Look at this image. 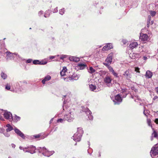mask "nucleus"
I'll return each mask as SVG.
<instances>
[{
  "label": "nucleus",
  "instance_id": "44",
  "mask_svg": "<svg viewBox=\"0 0 158 158\" xmlns=\"http://www.w3.org/2000/svg\"><path fill=\"white\" fill-rule=\"evenodd\" d=\"M151 16L150 15H149L148 17V20H147V26L150 23V21L151 20Z\"/></svg>",
  "mask_w": 158,
  "mask_h": 158
},
{
  "label": "nucleus",
  "instance_id": "2",
  "mask_svg": "<svg viewBox=\"0 0 158 158\" xmlns=\"http://www.w3.org/2000/svg\"><path fill=\"white\" fill-rule=\"evenodd\" d=\"M123 99L119 94L115 96L113 101L114 105H119L122 101Z\"/></svg>",
  "mask_w": 158,
  "mask_h": 158
},
{
  "label": "nucleus",
  "instance_id": "10",
  "mask_svg": "<svg viewBox=\"0 0 158 158\" xmlns=\"http://www.w3.org/2000/svg\"><path fill=\"white\" fill-rule=\"evenodd\" d=\"M6 54L7 60H12L14 59L15 53H12L9 51H7L6 52Z\"/></svg>",
  "mask_w": 158,
  "mask_h": 158
},
{
  "label": "nucleus",
  "instance_id": "37",
  "mask_svg": "<svg viewBox=\"0 0 158 158\" xmlns=\"http://www.w3.org/2000/svg\"><path fill=\"white\" fill-rule=\"evenodd\" d=\"M39 65H45L47 64V62L46 61H44L43 60H42L41 61H40Z\"/></svg>",
  "mask_w": 158,
  "mask_h": 158
},
{
  "label": "nucleus",
  "instance_id": "25",
  "mask_svg": "<svg viewBox=\"0 0 158 158\" xmlns=\"http://www.w3.org/2000/svg\"><path fill=\"white\" fill-rule=\"evenodd\" d=\"M78 66L80 69L82 70L84 69L86 67V64H85L79 63L78 64Z\"/></svg>",
  "mask_w": 158,
  "mask_h": 158
},
{
  "label": "nucleus",
  "instance_id": "26",
  "mask_svg": "<svg viewBox=\"0 0 158 158\" xmlns=\"http://www.w3.org/2000/svg\"><path fill=\"white\" fill-rule=\"evenodd\" d=\"M87 69L88 71V72L90 73H93L95 72L96 71L92 67H90L89 69H88L87 68Z\"/></svg>",
  "mask_w": 158,
  "mask_h": 158
},
{
  "label": "nucleus",
  "instance_id": "11",
  "mask_svg": "<svg viewBox=\"0 0 158 158\" xmlns=\"http://www.w3.org/2000/svg\"><path fill=\"white\" fill-rule=\"evenodd\" d=\"M14 61L15 62L20 61H23L25 60L23 58L17 53L15 52L14 59H13Z\"/></svg>",
  "mask_w": 158,
  "mask_h": 158
},
{
  "label": "nucleus",
  "instance_id": "15",
  "mask_svg": "<svg viewBox=\"0 0 158 158\" xmlns=\"http://www.w3.org/2000/svg\"><path fill=\"white\" fill-rule=\"evenodd\" d=\"M45 153H43V155L44 156H47L48 157H50L55 152V151H49L47 149L46 150H45Z\"/></svg>",
  "mask_w": 158,
  "mask_h": 158
},
{
  "label": "nucleus",
  "instance_id": "40",
  "mask_svg": "<svg viewBox=\"0 0 158 158\" xmlns=\"http://www.w3.org/2000/svg\"><path fill=\"white\" fill-rule=\"evenodd\" d=\"M113 56V53H110L108 55L107 57L112 60Z\"/></svg>",
  "mask_w": 158,
  "mask_h": 158
},
{
  "label": "nucleus",
  "instance_id": "6",
  "mask_svg": "<svg viewBox=\"0 0 158 158\" xmlns=\"http://www.w3.org/2000/svg\"><path fill=\"white\" fill-rule=\"evenodd\" d=\"M151 156L152 158V155L156 156L158 154V147H153L152 148L150 152Z\"/></svg>",
  "mask_w": 158,
  "mask_h": 158
},
{
  "label": "nucleus",
  "instance_id": "47",
  "mask_svg": "<svg viewBox=\"0 0 158 158\" xmlns=\"http://www.w3.org/2000/svg\"><path fill=\"white\" fill-rule=\"evenodd\" d=\"M23 150L24 152H29V151H28V147H26V148H23Z\"/></svg>",
  "mask_w": 158,
  "mask_h": 158
},
{
  "label": "nucleus",
  "instance_id": "64",
  "mask_svg": "<svg viewBox=\"0 0 158 158\" xmlns=\"http://www.w3.org/2000/svg\"><path fill=\"white\" fill-rule=\"evenodd\" d=\"M143 59L144 60H146L147 59V57L145 56H144L143 57Z\"/></svg>",
  "mask_w": 158,
  "mask_h": 158
},
{
  "label": "nucleus",
  "instance_id": "20",
  "mask_svg": "<svg viewBox=\"0 0 158 158\" xmlns=\"http://www.w3.org/2000/svg\"><path fill=\"white\" fill-rule=\"evenodd\" d=\"M6 127L7 128L6 129V131L9 132L14 130V127H13L10 124H7L6 126Z\"/></svg>",
  "mask_w": 158,
  "mask_h": 158
},
{
  "label": "nucleus",
  "instance_id": "16",
  "mask_svg": "<svg viewBox=\"0 0 158 158\" xmlns=\"http://www.w3.org/2000/svg\"><path fill=\"white\" fill-rule=\"evenodd\" d=\"M108 68L110 72L112 73L115 77H119V76L118 75V73L115 72L112 67L110 66H109V67Z\"/></svg>",
  "mask_w": 158,
  "mask_h": 158
},
{
  "label": "nucleus",
  "instance_id": "22",
  "mask_svg": "<svg viewBox=\"0 0 158 158\" xmlns=\"http://www.w3.org/2000/svg\"><path fill=\"white\" fill-rule=\"evenodd\" d=\"M21 118L20 117L16 115H15L14 117H12L11 121H13L14 122H17L20 120Z\"/></svg>",
  "mask_w": 158,
  "mask_h": 158
},
{
  "label": "nucleus",
  "instance_id": "21",
  "mask_svg": "<svg viewBox=\"0 0 158 158\" xmlns=\"http://www.w3.org/2000/svg\"><path fill=\"white\" fill-rule=\"evenodd\" d=\"M51 77L49 75H47L45 77L44 79L42 81V82L44 84L45 83V82L48 81L51 79Z\"/></svg>",
  "mask_w": 158,
  "mask_h": 158
},
{
  "label": "nucleus",
  "instance_id": "30",
  "mask_svg": "<svg viewBox=\"0 0 158 158\" xmlns=\"http://www.w3.org/2000/svg\"><path fill=\"white\" fill-rule=\"evenodd\" d=\"M40 60H35L33 61V64L35 65H39Z\"/></svg>",
  "mask_w": 158,
  "mask_h": 158
},
{
  "label": "nucleus",
  "instance_id": "39",
  "mask_svg": "<svg viewBox=\"0 0 158 158\" xmlns=\"http://www.w3.org/2000/svg\"><path fill=\"white\" fill-rule=\"evenodd\" d=\"M156 12L155 11H150V14H151V15L152 17H153L154 16H155L156 15Z\"/></svg>",
  "mask_w": 158,
  "mask_h": 158
},
{
  "label": "nucleus",
  "instance_id": "7",
  "mask_svg": "<svg viewBox=\"0 0 158 158\" xmlns=\"http://www.w3.org/2000/svg\"><path fill=\"white\" fill-rule=\"evenodd\" d=\"M104 82L106 84L108 87H110L112 85V84H111L112 79L108 76H106L104 79Z\"/></svg>",
  "mask_w": 158,
  "mask_h": 158
},
{
  "label": "nucleus",
  "instance_id": "3",
  "mask_svg": "<svg viewBox=\"0 0 158 158\" xmlns=\"http://www.w3.org/2000/svg\"><path fill=\"white\" fill-rule=\"evenodd\" d=\"M82 111L88 116L89 120H93V117L91 114L92 112L89 108L87 107L83 108V109Z\"/></svg>",
  "mask_w": 158,
  "mask_h": 158
},
{
  "label": "nucleus",
  "instance_id": "29",
  "mask_svg": "<svg viewBox=\"0 0 158 158\" xmlns=\"http://www.w3.org/2000/svg\"><path fill=\"white\" fill-rule=\"evenodd\" d=\"M1 77L4 80L6 79L7 77V75L3 72H2L1 73Z\"/></svg>",
  "mask_w": 158,
  "mask_h": 158
},
{
  "label": "nucleus",
  "instance_id": "33",
  "mask_svg": "<svg viewBox=\"0 0 158 158\" xmlns=\"http://www.w3.org/2000/svg\"><path fill=\"white\" fill-rule=\"evenodd\" d=\"M152 136H153L155 138H157L158 136V133L155 131H153V132L152 134Z\"/></svg>",
  "mask_w": 158,
  "mask_h": 158
},
{
  "label": "nucleus",
  "instance_id": "17",
  "mask_svg": "<svg viewBox=\"0 0 158 158\" xmlns=\"http://www.w3.org/2000/svg\"><path fill=\"white\" fill-rule=\"evenodd\" d=\"M148 36L147 34H143L142 35H140L139 37V39L143 41H145L147 40Z\"/></svg>",
  "mask_w": 158,
  "mask_h": 158
},
{
  "label": "nucleus",
  "instance_id": "46",
  "mask_svg": "<svg viewBox=\"0 0 158 158\" xmlns=\"http://www.w3.org/2000/svg\"><path fill=\"white\" fill-rule=\"evenodd\" d=\"M110 64H110V63H109L108 62L103 63V64L106 67H107V68L109 67V66H110Z\"/></svg>",
  "mask_w": 158,
  "mask_h": 158
},
{
  "label": "nucleus",
  "instance_id": "43",
  "mask_svg": "<svg viewBox=\"0 0 158 158\" xmlns=\"http://www.w3.org/2000/svg\"><path fill=\"white\" fill-rule=\"evenodd\" d=\"M57 8H58L57 7H56L55 9H52L51 11L53 13H56L58 11Z\"/></svg>",
  "mask_w": 158,
  "mask_h": 158
},
{
  "label": "nucleus",
  "instance_id": "58",
  "mask_svg": "<svg viewBox=\"0 0 158 158\" xmlns=\"http://www.w3.org/2000/svg\"><path fill=\"white\" fill-rule=\"evenodd\" d=\"M0 119L1 120H2V121H4V119L3 118V117L1 116V115H0Z\"/></svg>",
  "mask_w": 158,
  "mask_h": 158
},
{
  "label": "nucleus",
  "instance_id": "18",
  "mask_svg": "<svg viewBox=\"0 0 158 158\" xmlns=\"http://www.w3.org/2000/svg\"><path fill=\"white\" fill-rule=\"evenodd\" d=\"M69 58V60L71 61L78 62L80 61L79 58L77 57L70 56Z\"/></svg>",
  "mask_w": 158,
  "mask_h": 158
},
{
  "label": "nucleus",
  "instance_id": "1",
  "mask_svg": "<svg viewBox=\"0 0 158 158\" xmlns=\"http://www.w3.org/2000/svg\"><path fill=\"white\" fill-rule=\"evenodd\" d=\"M83 133L82 129L81 127H78L77 128V131L74 134L72 138L76 142H79L81 140Z\"/></svg>",
  "mask_w": 158,
  "mask_h": 158
},
{
  "label": "nucleus",
  "instance_id": "13",
  "mask_svg": "<svg viewBox=\"0 0 158 158\" xmlns=\"http://www.w3.org/2000/svg\"><path fill=\"white\" fill-rule=\"evenodd\" d=\"M113 48L112 44L110 43H107L102 48V51H107Z\"/></svg>",
  "mask_w": 158,
  "mask_h": 158
},
{
  "label": "nucleus",
  "instance_id": "57",
  "mask_svg": "<svg viewBox=\"0 0 158 158\" xmlns=\"http://www.w3.org/2000/svg\"><path fill=\"white\" fill-rule=\"evenodd\" d=\"M154 122L157 124H158V118H156L154 120Z\"/></svg>",
  "mask_w": 158,
  "mask_h": 158
},
{
  "label": "nucleus",
  "instance_id": "53",
  "mask_svg": "<svg viewBox=\"0 0 158 158\" xmlns=\"http://www.w3.org/2000/svg\"><path fill=\"white\" fill-rule=\"evenodd\" d=\"M60 75H61V76H64L65 75V73H64V72H62V71H61L60 72Z\"/></svg>",
  "mask_w": 158,
  "mask_h": 158
},
{
  "label": "nucleus",
  "instance_id": "8",
  "mask_svg": "<svg viewBox=\"0 0 158 158\" xmlns=\"http://www.w3.org/2000/svg\"><path fill=\"white\" fill-rule=\"evenodd\" d=\"M79 78L77 74H73L72 76H69L68 78H65L64 80L66 81H69V80H77Z\"/></svg>",
  "mask_w": 158,
  "mask_h": 158
},
{
  "label": "nucleus",
  "instance_id": "55",
  "mask_svg": "<svg viewBox=\"0 0 158 158\" xmlns=\"http://www.w3.org/2000/svg\"><path fill=\"white\" fill-rule=\"evenodd\" d=\"M135 97L138 100L141 101V99L139 98V97L138 96L136 95L135 96Z\"/></svg>",
  "mask_w": 158,
  "mask_h": 158
},
{
  "label": "nucleus",
  "instance_id": "61",
  "mask_svg": "<svg viewBox=\"0 0 158 158\" xmlns=\"http://www.w3.org/2000/svg\"><path fill=\"white\" fill-rule=\"evenodd\" d=\"M98 4V2H95V3H94V5L95 6H96L97 4Z\"/></svg>",
  "mask_w": 158,
  "mask_h": 158
},
{
  "label": "nucleus",
  "instance_id": "4",
  "mask_svg": "<svg viewBox=\"0 0 158 158\" xmlns=\"http://www.w3.org/2000/svg\"><path fill=\"white\" fill-rule=\"evenodd\" d=\"M64 119L69 122L72 121L74 119L73 113L69 112L68 114L64 115Z\"/></svg>",
  "mask_w": 158,
  "mask_h": 158
},
{
  "label": "nucleus",
  "instance_id": "9",
  "mask_svg": "<svg viewBox=\"0 0 158 158\" xmlns=\"http://www.w3.org/2000/svg\"><path fill=\"white\" fill-rule=\"evenodd\" d=\"M3 116L6 119L10 120V121H11L12 115L10 112L8 111L7 110L5 111L3 114Z\"/></svg>",
  "mask_w": 158,
  "mask_h": 158
},
{
  "label": "nucleus",
  "instance_id": "52",
  "mask_svg": "<svg viewBox=\"0 0 158 158\" xmlns=\"http://www.w3.org/2000/svg\"><path fill=\"white\" fill-rule=\"evenodd\" d=\"M43 11L42 10H41L40 11H39L38 13V15L39 16H40L41 15L43 14Z\"/></svg>",
  "mask_w": 158,
  "mask_h": 158
},
{
  "label": "nucleus",
  "instance_id": "59",
  "mask_svg": "<svg viewBox=\"0 0 158 158\" xmlns=\"http://www.w3.org/2000/svg\"><path fill=\"white\" fill-rule=\"evenodd\" d=\"M11 147L13 148H15L16 146L15 145L14 143H12L11 144Z\"/></svg>",
  "mask_w": 158,
  "mask_h": 158
},
{
  "label": "nucleus",
  "instance_id": "19",
  "mask_svg": "<svg viewBox=\"0 0 158 158\" xmlns=\"http://www.w3.org/2000/svg\"><path fill=\"white\" fill-rule=\"evenodd\" d=\"M46 148L45 147L41 148V147H38L37 148V150L38 151L39 153H42V154L43 155V153H45V150H46Z\"/></svg>",
  "mask_w": 158,
  "mask_h": 158
},
{
  "label": "nucleus",
  "instance_id": "50",
  "mask_svg": "<svg viewBox=\"0 0 158 158\" xmlns=\"http://www.w3.org/2000/svg\"><path fill=\"white\" fill-rule=\"evenodd\" d=\"M122 41L124 44H126L128 42L127 40L125 39H123L122 40Z\"/></svg>",
  "mask_w": 158,
  "mask_h": 158
},
{
  "label": "nucleus",
  "instance_id": "38",
  "mask_svg": "<svg viewBox=\"0 0 158 158\" xmlns=\"http://www.w3.org/2000/svg\"><path fill=\"white\" fill-rule=\"evenodd\" d=\"M41 135L40 134L33 135L34 139H37L40 137Z\"/></svg>",
  "mask_w": 158,
  "mask_h": 158
},
{
  "label": "nucleus",
  "instance_id": "49",
  "mask_svg": "<svg viewBox=\"0 0 158 158\" xmlns=\"http://www.w3.org/2000/svg\"><path fill=\"white\" fill-rule=\"evenodd\" d=\"M153 100L154 101H158V97L157 96H154L153 99Z\"/></svg>",
  "mask_w": 158,
  "mask_h": 158
},
{
  "label": "nucleus",
  "instance_id": "23",
  "mask_svg": "<svg viewBox=\"0 0 158 158\" xmlns=\"http://www.w3.org/2000/svg\"><path fill=\"white\" fill-rule=\"evenodd\" d=\"M152 72L149 70H147L146 72L145 76L147 78H150L152 77Z\"/></svg>",
  "mask_w": 158,
  "mask_h": 158
},
{
  "label": "nucleus",
  "instance_id": "35",
  "mask_svg": "<svg viewBox=\"0 0 158 158\" xmlns=\"http://www.w3.org/2000/svg\"><path fill=\"white\" fill-rule=\"evenodd\" d=\"M33 60L31 59H27L25 61V62L27 64L30 63L32 62H33Z\"/></svg>",
  "mask_w": 158,
  "mask_h": 158
},
{
  "label": "nucleus",
  "instance_id": "51",
  "mask_svg": "<svg viewBox=\"0 0 158 158\" xmlns=\"http://www.w3.org/2000/svg\"><path fill=\"white\" fill-rule=\"evenodd\" d=\"M27 138L29 139H34L33 135H31V136H28L27 137Z\"/></svg>",
  "mask_w": 158,
  "mask_h": 158
},
{
  "label": "nucleus",
  "instance_id": "31",
  "mask_svg": "<svg viewBox=\"0 0 158 158\" xmlns=\"http://www.w3.org/2000/svg\"><path fill=\"white\" fill-rule=\"evenodd\" d=\"M1 133H3V134L5 135V136L7 137H9L10 136V134L8 132H7L6 131L5 132H3V131H2V132H1Z\"/></svg>",
  "mask_w": 158,
  "mask_h": 158
},
{
  "label": "nucleus",
  "instance_id": "12",
  "mask_svg": "<svg viewBox=\"0 0 158 158\" xmlns=\"http://www.w3.org/2000/svg\"><path fill=\"white\" fill-rule=\"evenodd\" d=\"M28 149L29 151V152L31 154L35 153L36 152L35 150H37L36 147L32 145L28 146Z\"/></svg>",
  "mask_w": 158,
  "mask_h": 158
},
{
  "label": "nucleus",
  "instance_id": "32",
  "mask_svg": "<svg viewBox=\"0 0 158 158\" xmlns=\"http://www.w3.org/2000/svg\"><path fill=\"white\" fill-rule=\"evenodd\" d=\"M65 10L64 8L62 9L59 10V14L61 15H63L64 13Z\"/></svg>",
  "mask_w": 158,
  "mask_h": 158
},
{
  "label": "nucleus",
  "instance_id": "5",
  "mask_svg": "<svg viewBox=\"0 0 158 158\" xmlns=\"http://www.w3.org/2000/svg\"><path fill=\"white\" fill-rule=\"evenodd\" d=\"M14 131L17 135L21 137L23 139H24L26 136L19 129L14 127Z\"/></svg>",
  "mask_w": 158,
  "mask_h": 158
},
{
  "label": "nucleus",
  "instance_id": "60",
  "mask_svg": "<svg viewBox=\"0 0 158 158\" xmlns=\"http://www.w3.org/2000/svg\"><path fill=\"white\" fill-rule=\"evenodd\" d=\"M155 90L157 94H158V87L155 88Z\"/></svg>",
  "mask_w": 158,
  "mask_h": 158
},
{
  "label": "nucleus",
  "instance_id": "24",
  "mask_svg": "<svg viewBox=\"0 0 158 158\" xmlns=\"http://www.w3.org/2000/svg\"><path fill=\"white\" fill-rule=\"evenodd\" d=\"M138 46V44L137 42H134L130 44L129 45V47L131 49H133V48L137 47Z\"/></svg>",
  "mask_w": 158,
  "mask_h": 158
},
{
  "label": "nucleus",
  "instance_id": "14",
  "mask_svg": "<svg viewBox=\"0 0 158 158\" xmlns=\"http://www.w3.org/2000/svg\"><path fill=\"white\" fill-rule=\"evenodd\" d=\"M123 76L127 79H129L131 77V73L128 70H126L124 72Z\"/></svg>",
  "mask_w": 158,
  "mask_h": 158
},
{
  "label": "nucleus",
  "instance_id": "42",
  "mask_svg": "<svg viewBox=\"0 0 158 158\" xmlns=\"http://www.w3.org/2000/svg\"><path fill=\"white\" fill-rule=\"evenodd\" d=\"M138 54H134L133 53L131 58L132 59H135V57H138Z\"/></svg>",
  "mask_w": 158,
  "mask_h": 158
},
{
  "label": "nucleus",
  "instance_id": "54",
  "mask_svg": "<svg viewBox=\"0 0 158 158\" xmlns=\"http://www.w3.org/2000/svg\"><path fill=\"white\" fill-rule=\"evenodd\" d=\"M55 56H49V58L50 59L52 60L55 58Z\"/></svg>",
  "mask_w": 158,
  "mask_h": 158
},
{
  "label": "nucleus",
  "instance_id": "28",
  "mask_svg": "<svg viewBox=\"0 0 158 158\" xmlns=\"http://www.w3.org/2000/svg\"><path fill=\"white\" fill-rule=\"evenodd\" d=\"M50 11L49 10H46L44 15V16L45 18H48L50 16Z\"/></svg>",
  "mask_w": 158,
  "mask_h": 158
},
{
  "label": "nucleus",
  "instance_id": "45",
  "mask_svg": "<svg viewBox=\"0 0 158 158\" xmlns=\"http://www.w3.org/2000/svg\"><path fill=\"white\" fill-rule=\"evenodd\" d=\"M68 56L66 55H62L60 57V59L63 60L64 58H66Z\"/></svg>",
  "mask_w": 158,
  "mask_h": 158
},
{
  "label": "nucleus",
  "instance_id": "36",
  "mask_svg": "<svg viewBox=\"0 0 158 158\" xmlns=\"http://www.w3.org/2000/svg\"><path fill=\"white\" fill-rule=\"evenodd\" d=\"M112 59L107 57L105 61L106 62H108L109 63L111 64L112 62Z\"/></svg>",
  "mask_w": 158,
  "mask_h": 158
},
{
  "label": "nucleus",
  "instance_id": "62",
  "mask_svg": "<svg viewBox=\"0 0 158 158\" xmlns=\"http://www.w3.org/2000/svg\"><path fill=\"white\" fill-rule=\"evenodd\" d=\"M148 123L149 126H152V125H150V123H151V121L150 120L148 121Z\"/></svg>",
  "mask_w": 158,
  "mask_h": 158
},
{
  "label": "nucleus",
  "instance_id": "34",
  "mask_svg": "<svg viewBox=\"0 0 158 158\" xmlns=\"http://www.w3.org/2000/svg\"><path fill=\"white\" fill-rule=\"evenodd\" d=\"M65 119H64V118H60L59 119H58L57 120V122H60V123H63L64 121H65Z\"/></svg>",
  "mask_w": 158,
  "mask_h": 158
},
{
  "label": "nucleus",
  "instance_id": "48",
  "mask_svg": "<svg viewBox=\"0 0 158 158\" xmlns=\"http://www.w3.org/2000/svg\"><path fill=\"white\" fill-rule=\"evenodd\" d=\"M67 69L66 68V67H64L63 68V69L61 71L62 72H64L65 73L66 72H67Z\"/></svg>",
  "mask_w": 158,
  "mask_h": 158
},
{
  "label": "nucleus",
  "instance_id": "27",
  "mask_svg": "<svg viewBox=\"0 0 158 158\" xmlns=\"http://www.w3.org/2000/svg\"><path fill=\"white\" fill-rule=\"evenodd\" d=\"M89 88L91 91L95 92V90L96 89V87L95 85L91 84L89 85Z\"/></svg>",
  "mask_w": 158,
  "mask_h": 158
},
{
  "label": "nucleus",
  "instance_id": "41",
  "mask_svg": "<svg viewBox=\"0 0 158 158\" xmlns=\"http://www.w3.org/2000/svg\"><path fill=\"white\" fill-rule=\"evenodd\" d=\"M5 89L7 90H10V85H9L8 84H7L5 86Z\"/></svg>",
  "mask_w": 158,
  "mask_h": 158
},
{
  "label": "nucleus",
  "instance_id": "56",
  "mask_svg": "<svg viewBox=\"0 0 158 158\" xmlns=\"http://www.w3.org/2000/svg\"><path fill=\"white\" fill-rule=\"evenodd\" d=\"M127 90H126V89H122V92L123 93H125L126 92Z\"/></svg>",
  "mask_w": 158,
  "mask_h": 158
},
{
  "label": "nucleus",
  "instance_id": "63",
  "mask_svg": "<svg viewBox=\"0 0 158 158\" xmlns=\"http://www.w3.org/2000/svg\"><path fill=\"white\" fill-rule=\"evenodd\" d=\"M19 148L20 150H23V148H23V147H22L20 146L19 147Z\"/></svg>",
  "mask_w": 158,
  "mask_h": 158
}]
</instances>
